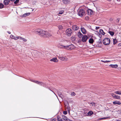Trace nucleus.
Wrapping results in <instances>:
<instances>
[{
    "label": "nucleus",
    "mask_w": 121,
    "mask_h": 121,
    "mask_svg": "<svg viewBox=\"0 0 121 121\" xmlns=\"http://www.w3.org/2000/svg\"><path fill=\"white\" fill-rule=\"evenodd\" d=\"M36 33L39 35L43 36V33H44V30H42L40 29H38L35 30Z\"/></svg>",
    "instance_id": "f257e3e1"
},
{
    "label": "nucleus",
    "mask_w": 121,
    "mask_h": 121,
    "mask_svg": "<svg viewBox=\"0 0 121 121\" xmlns=\"http://www.w3.org/2000/svg\"><path fill=\"white\" fill-rule=\"evenodd\" d=\"M64 48L65 49L69 50L74 49L75 47L72 44L66 46H64Z\"/></svg>",
    "instance_id": "f03ea898"
},
{
    "label": "nucleus",
    "mask_w": 121,
    "mask_h": 121,
    "mask_svg": "<svg viewBox=\"0 0 121 121\" xmlns=\"http://www.w3.org/2000/svg\"><path fill=\"white\" fill-rule=\"evenodd\" d=\"M110 42V41L109 39L108 38H105L103 40V43L105 45H109Z\"/></svg>",
    "instance_id": "7ed1b4c3"
},
{
    "label": "nucleus",
    "mask_w": 121,
    "mask_h": 121,
    "mask_svg": "<svg viewBox=\"0 0 121 121\" xmlns=\"http://www.w3.org/2000/svg\"><path fill=\"white\" fill-rule=\"evenodd\" d=\"M85 14V12L84 10L83 9H81L79 11L78 15L81 17H82Z\"/></svg>",
    "instance_id": "20e7f679"
},
{
    "label": "nucleus",
    "mask_w": 121,
    "mask_h": 121,
    "mask_svg": "<svg viewBox=\"0 0 121 121\" xmlns=\"http://www.w3.org/2000/svg\"><path fill=\"white\" fill-rule=\"evenodd\" d=\"M30 80L31 81L33 82L36 84H39V85H40L43 86H44L45 84L42 82H39V81H37L33 80L31 79H30Z\"/></svg>",
    "instance_id": "39448f33"
},
{
    "label": "nucleus",
    "mask_w": 121,
    "mask_h": 121,
    "mask_svg": "<svg viewBox=\"0 0 121 121\" xmlns=\"http://www.w3.org/2000/svg\"><path fill=\"white\" fill-rule=\"evenodd\" d=\"M61 56H62V55H59L58 56L59 59L60 60L64 61H66L67 60V58L66 57Z\"/></svg>",
    "instance_id": "423d86ee"
},
{
    "label": "nucleus",
    "mask_w": 121,
    "mask_h": 121,
    "mask_svg": "<svg viewBox=\"0 0 121 121\" xmlns=\"http://www.w3.org/2000/svg\"><path fill=\"white\" fill-rule=\"evenodd\" d=\"M66 32L67 35L70 36L71 35L72 32V30L70 29H68L66 30Z\"/></svg>",
    "instance_id": "0eeeda50"
},
{
    "label": "nucleus",
    "mask_w": 121,
    "mask_h": 121,
    "mask_svg": "<svg viewBox=\"0 0 121 121\" xmlns=\"http://www.w3.org/2000/svg\"><path fill=\"white\" fill-rule=\"evenodd\" d=\"M88 38V37L86 35H83L82 39V41L83 42H86Z\"/></svg>",
    "instance_id": "6e6552de"
},
{
    "label": "nucleus",
    "mask_w": 121,
    "mask_h": 121,
    "mask_svg": "<svg viewBox=\"0 0 121 121\" xmlns=\"http://www.w3.org/2000/svg\"><path fill=\"white\" fill-rule=\"evenodd\" d=\"M111 95L114 98L118 99H120V97L119 96L116 95L113 93H112Z\"/></svg>",
    "instance_id": "1a4fd4ad"
},
{
    "label": "nucleus",
    "mask_w": 121,
    "mask_h": 121,
    "mask_svg": "<svg viewBox=\"0 0 121 121\" xmlns=\"http://www.w3.org/2000/svg\"><path fill=\"white\" fill-rule=\"evenodd\" d=\"M44 33H43V36H45L47 37H49L51 35L47 31H44Z\"/></svg>",
    "instance_id": "9d476101"
},
{
    "label": "nucleus",
    "mask_w": 121,
    "mask_h": 121,
    "mask_svg": "<svg viewBox=\"0 0 121 121\" xmlns=\"http://www.w3.org/2000/svg\"><path fill=\"white\" fill-rule=\"evenodd\" d=\"M87 12L88 14L89 15H91L94 13L93 11L90 9L87 10Z\"/></svg>",
    "instance_id": "9b49d317"
},
{
    "label": "nucleus",
    "mask_w": 121,
    "mask_h": 121,
    "mask_svg": "<svg viewBox=\"0 0 121 121\" xmlns=\"http://www.w3.org/2000/svg\"><path fill=\"white\" fill-rule=\"evenodd\" d=\"M50 61H53L55 62H57L58 61V60L57 59V58H53L50 60Z\"/></svg>",
    "instance_id": "f8f14e48"
},
{
    "label": "nucleus",
    "mask_w": 121,
    "mask_h": 121,
    "mask_svg": "<svg viewBox=\"0 0 121 121\" xmlns=\"http://www.w3.org/2000/svg\"><path fill=\"white\" fill-rule=\"evenodd\" d=\"M81 30L82 33L84 34H86V30L83 27H82L81 28Z\"/></svg>",
    "instance_id": "ddd939ff"
},
{
    "label": "nucleus",
    "mask_w": 121,
    "mask_h": 121,
    "mask_svg": "<svg viewBox=\"0 0 121 121\" xmlns=\"http://www.w3.org/2000/svg\"><path fill=\"white\" fill-rule=\"evenodd\" d=\"M79 28L77 25H75L73 26L72 29L74 30H78Z\"/></svg>",
    "instance_id": "4468645a"
},
{
    "label": "nucleus",
    "mask_w": 121,
    "mask_h": 121,
    "mask_svg": "<svg viewBox=\"0 0 121 121\" xmlns=\"http://www.w3.org/2000/svg\"><path fill=\"white\" fill-rule=\"evenodd\" d=\"M113 103L114 104L120 105L121 103L120 101H115L113 102Z\"/></svg>",
    "instance_id": "2eb2a0df"
},
{
    "label": "nucleus",
    "mask_w": 121,
    "mask_h": 121,
    "mask_svg": "<svg viewBox=\"0 0 121 121\" xmlns=\"http://www.w3.org/2000/svg\"><path fill=\"white\" fill-rule=\"evenodd\" d=\"M9 0H4V4L5 5H7L9 4Z\"/></svg>",
    "instance_id": "dca6fc26"
},
{
    "label": "nucleus",
    "mask_w": 121,
    "mask_h": 121,
    "mask_svg": "<svg viewBox=\"0 0 121 121\" xmlns=\"http://www.w3.org/2000/svg\"><path fill=\"white\" fill-rule=\"evenodd\" d=\"M10 37L12 39H14L15 40H17L18 39V37H15L14 36L12 35H11L10 36Z\"/></svg>",
    "instance_id": "f3484780"
},
{
    "label": "nucleus",
    "mask_w": 121,
    "mask_h": 121,
    "mask_svg": "<svg viewBox=\"0 0 121 121\" xmlns=\"http://www.w3.org/2000/svg\"><path fill=\"white\" fill-rule=\"evenodd\" d=\"M93 114V112L92 111H89L87 113V116H91Z\"/></svg>",
    "instance_id": "a211bd4d"
},
{
    "label": "nucleus",
    "mask_w": 121,
    "mask_h": 121,
    "mask_svg": "<svg viewBox=\"0 0 121 121\" xmlns=\"http://www.w3.org/2000/svg\"><path fill=\"white\" fill-rule=\"evenodd\" d=\"M62 119L63 120H65V121H67V120L68 119V118H67L64 115H63L62 116Z\"/></svg>",
    "instance_id": "6ab92c4d"
},
{
    "label": "nucleus",
    "mask_w": 121,
    "mask_h": 121,
    "mask_svg": "<svg viewBox=\"0 0 121 121\" xmlns=\"http://www.w3.org/2000/svg\"><path fill=\"white\" fill-rule=\"evenodd\" d=\"M30 14V13H25L23 15L22 17H25L26 16L29 15Z\"/></svg>",
    "instance_id": "aec40b11"
},
{
    "label": "nucleus",
    "mask_w": 121,
    "mask_h": 121,
    "mask_svg": "<svg viewBox=\"0 0 121 121\" xmlns=\"http://www.w3.org/2000/svg\"><path fill=\"white\" fill-rule=\"evenodd\" d=\"M114 93L118 95H121V91H115Z\"/></svg>",
    "instance_id": "412c9836"
},
{
    "label": "nucleus",
    "mask_w": 121,
    "mask_h": 121,
    "mask_svg": "<svg viewBox=\"0 0 121 121\" xmlns=\"http://www.w3.org/2000/svg\"><path fill=\"white\" fill-rule=\"evenodd\" d=\"M63 3L65 4H67L69 2L70 0H62Z\"/></svg>",
    "instance_id": "4be33fe9"
},
{
    "label": "nucleus",
    "mask_w": 121,
    "mask_h": 121,
    "mask_svg": "<svg viewBox=\"0 0 121 121\" xmlns=\"http://www.w3.org/2000/svg\"><path fill=\"white\" fill-rule=\"evenodd\" d=\"M109 66L112 68H117V65H109Z\"/></svg>",
    "instance_id": "5701e85b"
},
{
    "label": "nucleus",
    "mask_w": 121,
    "mask_h": 121,
    "mask_svg": "<svg viewBox=\"0 0 121 121\" xmlns=\"http://www.w3.org/2000/svg\"><path fill=\"white\" fill-rule=\"evenodd\" d=\"M78 37L79 38H81L82 37V36H83L82 34L80 32H78Z\"/></svg>",
    "instance_id": "b1692460"
},
{
    "label": "nucleus",
    "mask_w": 121,
    "mask_h": 121,
    "mask_svg": "<svg viewBox=\"0 0 121 121\" xmlns=\"http://www.w3.org/2000/svg\"><path fill=\"white\" fill-rule=\"evenodd\" d=\"M99 32L100 33L103 35H104L105 34V33L104 32L103 30L102 29H100Z\"/></svg>",
    "instance_id": "393cba45"
},
{
    "label": "nucleus",
    "mask_w": 121,
    "mask_h": 121,
    "mask_svg": "<svg viewBox=\"0 0 121 121\" xmlns=\"http://www.w3.org/2000/svg\"><path fill=\"white\" fill-rule=\"evenodd\" d=\"M89 42L90 43H92L94 42L93 39L92 38H91L89 40Z\"/></svg>",
    "instance_id": "a878e982"
},
{
    "label": "nucleus",
    "mask_w": 121,
    "mask_h": 121,
    "mask_svg": "<svg viewBox=\"0 0 121 121\" xmlns=\"http://www.w3.org/2000/svg\"><path fill=\"white\" fill-rule=\"evenodd\" d=\"M108 33L111 35L112 36H113L114 34V33L112 31H109Z\"/></svg>",
    "instance_id": "bb28decb"
},
{
    "label": "nucleus",
    "mask_w": 121,
    "mask_h": 121,
    "mask_svg": "<svg viewBox=\"0 0 121 121\" xmlns=\"http://www.w3.org/2000/svg\"><path fill=\"white\" fill-rule=\"evenodd\" d=\"M66 108H67V111L69 113H70V107L69 106H67V107H66Z\"/></svg>",
    "instance_id": "cd10ccee"
},
{
    "label": "nucleus",
    "mask_w": 121,
    "mask_h": 121,
    "mask_svg": "<svg viewBox=\"0 0 121 121\" xmlns=\"http://www.w3.org/2000/svg\"><path fill=\"white\" fill-rule=\"evenodd\" d=\"M113 43L114 44H115L117 42V40L116 39H113Z\"/></svg>",
    "instance_id": "c85d7f7f"
},
{
    "label": "nucleus",
    "mask_w": 121,
    "mask_h": 121,
    "mask_svg": "<svg viewBox=\"0 0 121 121\" xmlns=\"http://www.w3.org/2000/svg\"><path fill=\"white\" fill-rule=\"evenodd\" d=\"M108 117H103V118H99L98 119V120H104L106 119H108Z\"/></svg>",
    "instance_id": "c756f323"
},
{
    "label": "nucleus",
    "mask_w": 121,
    "mask_h": 121,
    "mask_svg": "<svg viewBox=\"0 0 121 121\" xmlns=\"http://www.w3.org/2000/svg\"><path fill=\"white\" fill-rule=\"evenodd\" d=\"M65 46H63L61 45H58V47L61 48H64V47Z\"/></svg>",
    "instance_id": "7c9ffc66"
},
{
    "label": "nucleus",
    "mask_w": 121,
    "mask_h": 121,
    "mask_svg": "<svg viewBox=\"0 0 121 121\" xmlns=\"http://www.w3.org/2000/svg\"><path fill=\"white\" fill-rule=\"evenodd\" d=\"M4 7L3 4L2 3H0V9H2Z\"/></svg>",
    "instance_id": "2f4dec72"
},
{
    "label": "nucleus",
    "mask_w": 121,
    "mask_h": 121,
    "mask_svg": "<svg viewBox=\"0 0 121 121\" xmlns=\"http://www.w3.org/2000/svg\"><path fill=\"white\" fill-rule=\"evenodd\" d=\"M75 95V93L74 92H72L71 94V95L72 96H74Z\"/></svg>",
    "instance_id": "473e14b6"
},
{
    "label": "nucleus",
    "mask_w": 121,
    "mask_h": 121,
    "mask_svg": "<svg viewBox=\"0 0 121 121\" xmlns=\"http://www.w3.org/2000/svg\"><path fill=\"white\" fill-rule=\"evenodd\" d=\"M64 12V11L63 10L59 12V14H61L63 13Z\"/></svg>",
    "instance_id": "72a5a7b5"
},
{
    "label": "nucleus",
    "mask_w": 121,
    "mask_h": 121,
    "mask_svg": "<svg viewBox=\"0 0 121 121\" xmlns=\"http://www.w3.org/2000/svg\"><path fill=\"white\" fill-rule=\"evenodd\" d=\"M101 61L103 62H104V63H107L108 62H109L110 61H104L103 60H101Z\"/></svg>",
    "instance_id": "f704fd0d"
},
{
    "label": "nucleus",
    "mask_w": 121,
    "mask_h": 121,
    "mask_svg": "<svg viewBox=\"0 0 121 121\" xmlns=\"http://www.w3.org/2000/svg\"><path fill=\"white\" fill-rule=\"evenodd\" d=\"M19 1V0H16L14 2V3L15 4H17L18 2Z\"/></svg>",
    "instance_id": "c9c22d12"
},
{
    "label": "nucleus",
    "mask_w": 121,
    "mask_h": 121,
    "mask_svg": "<svg viewBox=\"0 0 121 121\" xmlns=\"http://www.w3.org/2000/svg\"><path fill=\"white\" fill-rule=\"evenodd\" d=\"M57 120L58 121H64L62 119H60L59 118H57Z\"/></svg>",
    "instance_id": "e433bc0d"
},
{
    "label": "nucleus",
    "mask_w": 121,
    "mask_h": 121,
    "mask_svg": "<svg viewBox=\"0 0 121 121\" xmlns=\"http://www.w3.org/2000/svg\"><path fill=\"white\" fill-rule=\"evenodd\" d=\"M58 28L59 29H61L62 28V26L61 25H60L58 26Z\"/></svg>",
    "instance_id": "4c0bfd02"
},
{
    "label": "nucleus",
    "mask_w": 121,
    "mask_h": 121,
    "mask_svg": "<svg viewBox=\"0 0 121 121\" xmlns=\"http://www.w3.org/2000/svg\"><path fill=\"white\" fill-rule=\"evenodd\" d=\"M90 104H91L92 106H95V104L94 103H90Z\"/></svg>",
    "instance_id": "58836bf2"
},
{
    "label": "nucleus",
    "mask_w": 121,
    "mask_h": 121,
    "mask_svg": "<svg viewBox=\"0 0 121 121\" xmlns=\"http://www.w3.org/2000/svg\"><path fill=\"white\" fill-rule=\"evenodd\" d=\"M63 113L64 115H66L67 114V111H64L63 112Z\"/></svg>",
    "instance_id": "ea45409f"
},
{
    "label": "nucleus",
    "mask_w": 121,
    "mask_h": 121,
    "mask_svg": "<svg viewBox=\"0 0 121 121\" xmlns=\"http://www.w3.org/2000/svg\"><path fill=\"white\" fill-rule=\"evenodd\" d=\"M23 41L25 42H26L27 41V40L23 38L22 40Z\"/></svg>",
    "instance_id": "a19ab883"
},
{
    "label": "nucleus",
    "mask_w": 121,
    "mask_h": 121,
    "mask_svg": "<svg viewBox=\"0 0 121 121\" xmlns=\"http://www.w3.org/2000/svg\"><path fill=\"white\" fill-rule=\"evenodd\" d=\"M18 39H20L22 40L23 39V38L22 37H21L20 36H18Z\"/></svg>",
    "instance_id": "79ce46f5"
},
{
    "label": "nucleus",
    "mask_w": 121,
    "mask_h": 121,
    "mask_svg": "<svg viewBox=\"0 0 121 121\" xmlns=\"http://www.w3.org/2000/svg\"><path fill=\"white\" fill-rule=\"evenodd\" d=\"M99 28V27H96V30H97Z\"/></svg>",
    "instance_id": "37998d69"
},
{
    "label": "nucleus",
    "mask_w": 121,
    "mask_h": 121,
    "mask_svg": "<svg viewBox=\"0 0 121 121\" xmlns=\"http://www.w3.org/2000/svg\"><path fill=\"white\" fill-rule=\"evenodd\" d=\"M67 121H72L70 120L69 119H68V120H67Z\"/></svg>",
    "instance_id": "c03bdc74"
},
{
    "label": "nucleus",
    "mask_w": 121,
    "mask_h": 121,
    "mask_svg": "<svg viewBox=\"0 0 121 121\" xmlns=\"http://www.w3.org/2000/svg\"><path fill=\"white\" fill-rule=\"evenodd\" d=\"M116 121H121V120H117Z\"/></svg>",
    "instance_id": "a18cd8bd"
},
{
    "label": "nucleus",
    "mask_w": 121,
    "mask_h": 121,
    "mask_svg": "<svg viewBox=\"0 0 121 121\" xmlns=\"http://www.w3.org/2000/svg\"><path fill=\"white\" fill-rule=\"evenodd\" d=\"M8 32L9 34H10L11 33L9 31H8Z\"/></svg>",
    "instance_id": "49530a36"
},
{
    "label": "nucleus",
    "mask_w": 121,
    "mask_h": 121,
    "mask_svg": "<svg viewBox=\"0 0 121 121\" xmlns=\"http://www.w3.org/2000/svg\"><path fill=\"white\" fill-rule=\"evenodd\" d=\"M10 0L12 1H14L15 0Z\"/></svg>",
    "instance_id": "de8ad7c7"
},
{
    "label": "nucleus",
    "mask_w": 121,
    "mask_h": 121,
    "mask_svg": "<svg viewBox=\"0 0 121 121\" xmlns=\"http://www.w3.org/2000/svg\"><path fill=\"white\" fill-rule=\"evenodd\" d=\"M53 93H54V94H55V93L54 92H53Z\"/></svg>",
    "instance_id": "09e8293b"
},
{
    "label": "nucleus",
    "mask_w": 121,
    "mask_h": 121,
    "mask_svg": "<svg viewBox=\"0 0 121 121\" xmlns=\"http://www.w3.org/2000/svg\"><path fill=\"white\" fill-rule=\"evenodd\" d=\"M53 93H54V94H55V93L54 92H53Z\"/></svg>",
    "instance_id": "8fccbe9b"
},
{
    "label": "nucleus",
    "mask_w": 121,
    "mask_h": 121,
    "mask_svg": "<svg viewBox=\"0 0 121 121\" xmlns=\"http://www.w3.org/2000/svg\"><path fill=\"white\" fill-rule=\"evenodd\" d=\"M53 93H54V94H55V93L54 92H53Z\"/></svg>",
    "instance_id": "3c124183"
},
{
    "label": "nucleus",
    "mask_w": 121,
    "mask_h": 121,
    "mask_svg": "<svg viewBox=\"0 0 121 121\" xmlns=\"http://www.w3.org/2000/svg\"><path fill=\"white\" fill-rule=\"evenodd\" d=\"M53 93H54V94H55V93L54 92H53Z\"/></svg>",
    "instance_id": "603ef678"
}]
</instances>
